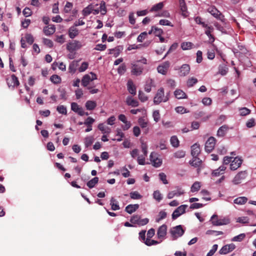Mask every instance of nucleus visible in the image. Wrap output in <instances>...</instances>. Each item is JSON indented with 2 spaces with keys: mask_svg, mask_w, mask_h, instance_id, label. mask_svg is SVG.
<instances>
[{
  "mask_svg": "<svg viewBox=\"0 0 256 256\" xmlns=\"http://www.w3.org/2000/svg\"><path fill=\"white\" fill-rule=\"evenodd\" d=\"M169 100V93L164 95V89L162 88H159L154 98V102L155 104H158L162 102H166Z\"/></svg>",
  "mask_w": 256,
  "mask_h": 256,
  "instance_id": "1",
  "label": "nucleus"
},
{
  "mask_svg": "<svg viewBox=\"0 0 256 256\" xmlns=\"http://www.w3.org/2000/svg\"><path fill=\"white\" fill-rule=\"evenodd\" d=\"M210 221L212 225L214 226L226 225L230 223V220L228 218H218V216L216 214H214L212 216Z\"/></svg>",
  "mask_w": 256,
  "mask_h": 256,
  "instance_id": "2",
  "label": "nucleus"
},
{
  "mask_svg": "<svg viewBox=\"0 0 256 256\" xmlns=\"http://www.w3.org/2000/svg\"><path fill=\"white\" fill-rule=\"evenodd\" d=\"M82 46L83 45L80 41L74 40L67 44L66 49L72 53L80 49Z\"/></svg>",
  "mask_w": 256,
  "mask_h": 256,
  "instance_id": "3",
  "label": "nucleus"
},
{
  "mask_svg": "<svg viewBox=\"0 0 256 256\" xmlns=\"http://www.w3.org/2000/svg\"><path fill=\"white\" fill-rule=\"evenodd\" d=\"M130 222L134 225L136 224L138 226H142L146 224L148 222L149 220L148 218L141 219L140 216L134 214L131 217Z\"/></svg>",
  "mask_w": 256,
  "mask_h": 256,
  "instance_id": "4",
  "label": "nucleus"
},
{
  "mask_svg": "<svg viewBox=\"0 0 256 256\" xmlns=\"http://www.w3.org/2000/svg\"><path fill=\"white\" fill-rule=\"evenodd\" d=\"M170 232L173 239L176 240L184 234V230L181 225H178L172 228Z\"/></svg>",
  "mask_w": 256,
  "mask_h": 256,
  "instance_id": "5",
  "label": "nucleus"
},
{
  "mask_svg": "<svg viewBox=\"0 0 256 256\" xmlns=\"http://www.w3.org/2000/svg\"><path fill=\"white\" fill-rule=\"evenodd\" d=\"M247 176L246 171H241L238 172L232 180L234 184L236 185L241 183L242 181L244 180Z\"/></svg>",
  "mask_w": 256,
  "mask_h": 256,
  "instance_id": "6",
  "label": "nucleus"
},
{
  "mask_svg": "<svg viewBox=\"0 0 256 256\" xmlns=\"http://www.w3.org/2000/svg\"><path fill=\"white\" fill-rule=\"evenodd\" d=\"M188 207L186 204H182L177 208L172 214V218L173 220L176 219L178 217L186 212V209Z\"/></svg>",
  "mask_w": 256,
  "mask_h": 256,
  "instance_id": "7",
  "label": "nucleus"
},
{
  "mask_svg": "<svg viewBox=\"0 0 256 256\" xmlns=\"http://www.w3.org/2000/svg\"><path fill=\"white\" fill-rule=\"evenodd\" d=\"M216 144V139L214 137H210L205 144V150L210 152L214 148Z\"/></svg>",
  "mask_w": 256,
  "mask_h": 256,
  "instance_id": "8",
  "label": "nucleus"
},
{
  "mask_svg": "<svg viewBox=\"0 0 256 256\" xmlns=\"http://www.w3.org/2000/svg\"><path fill=\"white\" fill-rule=\"evenodd\" d=\"M150 160L152 165L156 168L160 167L162 164V160L157 156V154L155 152H151L150 156Z\"/></svg>",
  "mask_w": 256,
  "mask_h": 256,
  "instance_id": "9",
  "label": "nucleus"
},
{
  "mask_svg": "<svg viewBox=\"0 0 256 256\" xmlns=\"http://www.w3.org/2000/svg\"><path fill=\"white\" fill-rule=\"evenodd\" d=\"M144 70V66L138 64H132L131 73L132 75L138 76L142 74Z\"/></svg>",
  "mask_w": 256,
  "mask_h": 256,
  "instance_id": "10",
  "label": "nucleus"
},
{
  "mask_svg": "<svg viewBox=\"0 0 256 256\" xmlns=\"http://www.w3.org/2000/svg\"><path fill=\"white\" fill-rule=\"evenodd\" d=\"M71 109L72 111L77 113L80 116H82L84 114L86 116L88 114V112L85 113L83 108L78 105L77 103L74 102L71 103Z\"/></svg>",
  "mask_w": 256,
  "mask_h": 256,
  "instance_id": "11",
  "label": "nucleus"
},
{
  "mask_svg": "<svg viewBox=\"0 0 256 256\" xmlns=\"http://www.w3.org/2000/svg\"><path fill=\"white\" fill-rule=\"evenodd\" d=\"M208 12L218 20L223 22L224 20V16L218 11L216 8L210 7L208 8Z\"/></svg>",
  "mask_w": 256,
  "mask_h": 256,
  "instance_id": "12",
  "label": "nucleus"
},
{
  "mask_svg": "<svg viewBox=\"0 0 256 256\" xmlns=\"http://www.w3.org/2000/svg\"><path fill=\"white\" fill-rule=\"evenodd\" d=\"M7 84L9 88H14L19 85V81L14 74H12L6 79Z\"/></svg>",
  "mask_w": 256,
  "mask_h": 256,
  "instance_id": "13",
  "label": "nucleus"
},
{
  "mask_svg": "<svg viewBox=\"0 0 256 256\" xmlns=\"http://www.w3.org/2000/svg\"><path fill=\"white\" fill-rule=\"evenodd\" d=\"M242 162V160L241 158L236 157L233 160H232L230 164V169L232 170H236L240 166Z\"/></svg>",
  "mask_w": 256,
  "mask_h": 256,
  "instance_id": "14",
  "label": "nucleus"
},
{
  "mask_svg": "<svg viewBox=\"0 0 256 256\" xmlns=\"http://www.w3.org/2000/svg\"><path fill=\"white\" fill-rule=\"evenodd\" d=\"M167 232V226L166 224H162L158 230L157 236L158 239L161 240V242L166 238Z\"/></svg>",
  "mask_w": 256,
  "mask_h": 256,
  "instance_id": "15",
  "label": "nucleus"
},
{
  "mask_svg": "<svg viewBox=\"0 0 256 256\" xmlns=\"http://www.w3.org/2000/svg\"><path fill=\"white\" fill-rule=\"evenodd\" d=\"M236 248V246L234 244H230L224 245L219 250V253L220 254H226L228 252H232Z\"/></svg>",
  "mask_w": 256,
  "mask_h": 256,
  "instance_id": "16",
  "label": "nucleus"
},
{
  "mask_svg": "<svg viewBox=\"0 0 256 256\" xmlns=\"http://www.w3.org/2000/svg\"><path fill=\"white\" fill-rule=\"evenodd\" d=\"M169 66L170 62H165L162 64L158 66L157 70L160 74H166L167 72Z\"/></svg>",
  "mask_w": 256,
  "mask_h": 256,
  "instance_id": "17",
  "label": "nucleus"
},
{
  "mask_svg": "<svg viewBox=\"0 0 256 256\" xmlns=\"http://www.w3.org/2000/svg\"><path fill=\"white\" fill-rule=\"evenodd\" d=\"M190 71V66L188 64L182 65L180 69L179 75L181 76H184L188 75Z\"/></svg>",
  "mask_w": 256,
  "mask_h": 256,
  "instance_id": "18",
  "label": "nucleus"
},
{
  "mask_svg": "<svg viewBox=\"0 0 256 256\" xmlns=\"http://www.w3.org/2000/svg\"><path fill=\"white\" fill-rule=\"evenodd\" d=\"M98 128L103 134H108L111 132V128L104 123L98 124Z\"/></svg>",
  "mask_w": 256,
  "mask_h": 256,
  "instance_id": "19",
  "label": "nucleus"
},
{
  "mask_svg": "<svg viewBox=\"0 0 256 256\" xmlns=\"http://www.w3.org/2000/svg\"><path fill=\"white\" fill-rule=\"evenodd\" d=\"M98 5V4L94 5L92 4L88 6L86 8H84L82 11L83 16H86L90 15V14L92 12V10H94V8L95 6H97Z\"/></svg>",
  "mask_w": 256,
  "mask_h": 256,
  "instance_id": "20",
  "label": "nucleus"
},
{
  "mask_svg": "<svg viewBox=\"0 0 256 256\" xmlns=\"http://www.w3.org/2000/svg\"><path fill=\"white\" fill-rule=\"evenodd\" d=\"M200 152V145L195 144L191 147V154L192 157H196Z\"/></svg>",
  "mask_w": 256,
  "mask_h": 256,
  "instance_id": "21",
  "label": "nucleus"
},
{
  "mask_svg": "<svg viewBox=\"0 0 256 256\" xmlns=\"http://www.w3.org/2000/svg\"><path fill=\"white\" fill-rule=\"evenodd\" d=\"M139 208V204H130L128 205L126 208L125 210L129 214L135 212Z\"/></svg>",
  "mask_w": 256,
  "mask_h": 256,
  "instance_id": "22",
  "label": "nucleus"
},
{
  "mask_svg": "<svg viewBox=\"0 0 256 256\" xmlns=\"http://www.w3.org/2000/svg\"><path fill=\"white\" fill-rule=\"evenodd\" d=\"M226 170V166L224 165H222L220 166L218 168L214 170L212 174L213 176H218L220 174H224Z\"/></svg>",
  "mask_w": 256,
  "mask_h": 256,
  "instance_id": "23",
  "label": "nucleus"
},
{
  "mask_svg": "<svg viewBox=\"0 0 256 256\" xmlns=\"http://www.w3.org/2000/svg\"><path fill=\"white\" fill-rule=\"evenodd\" d=\"M126 103L128 106L132 107H136L139 105L138 102L133 98L132 96H128L127 97L126 100Z\"/></svg>",
  "mask_w": 256,
  "mask_h": 256,
  "instance_id": "24",
  "label": "nucleus"
},
{
  "mask_svg": "<svg viewBox=\"0 0 256 256\" xmlns=\"http://www.w3.org/2000/svg\"><path fill=\"white\" fill-rule=\"evenodd\" d=\"M228 130V127L226 125H223L220 126L217 132V136L219 137H222L226 134Z\"/></svg>",
  "mask_w": 256,
  "mask_h": 256,
  "instance_id": "25",
  "label": "nucleus"
},
{
  "mask_svg": "<svg viewBox=\"0 0 256 256\" xmlns=\"http://www.w3.org/2000/svg\"><path fill=\"white\" fill-rule=\"evenodd\" d=\"M127 88L128 92L132 94L136 95V88L134 85L132 80H129L127 83Z\"/></svg>",
  "mask_w": 256,
  "mask_h": 256,
  "instance_id": "26",
  "label": "nucleus"
},
{
  "mask_svg": "<svg viewBox=\"0 0 256 256\" xmlns=\"http://www.w3.org/2000/svg\"><path fill=\"white\" fill-rule=\"evenodd\" d=\"M56 31V28L54 26L51 25L46 26L44 28V32L46 36H50L52 34Z\"/></svg>",
  "mask_w": 256,
  "mask_h": 256,
  "instance_id": "27",
  "label": "nucleus"
},
{
  "mask_svg": "<svg viewBox=\"0 0 256 256\" xmlns=\"http://www.w3.org/2000/svg\"><path fill=\"white\" fill-rule=\"evenodd\" d=\"M248 200V198L246 196H240L234 200V203L238 205L244 204Z\"/></svg>",
  "mask_w": 256,
  "mask_h": 256,
  "instance_id": "28",
  "label": "nucleus"
},
{
  "mask_svg": "<svg viewBox=\"0 0 256 256\" xmlns=\"http://www.w3.org/2000/svg\"><path fill=\"white\" fill-rule=\"evenodd\" d=\"M78 61L74 60L68 66V72L71 74H74L76 70V68L78 66Z\"/></svg>",
  "mask_w": 256,
  "mask_h": 256,
  "instance_id": "29",
  "label": "nucleus"
},
{
  "mask_svg": "<svg viewBox=\"0 0 256 256\" xmlns=\"http://www.w3.org/2000/svg\"><path fill=\"white\" fill-rule=\"evenodd\" d=\"M78 34V30L75 26H71L68 30V36L70 38H74Z\"/></svg>",
  "mask_w": 256,
  "mask_h": 256,
  "instance_id": "30",
  "label": "nucleus"
},
{
  "mask_svg": "<svg viewBox=\"0 0 256 256\" xmlns=\"http://www.w3.org/2000/svg\"><path fill=\"white\" fill-rule=\"evenodd\" d=\"M202 163V160L198 156L193 157L192 160L190 161V164L196 168L199 167Z\"/></svg>",
  "mask_w": 256,
  "mask_h": 256,
  "instance_id": "31",
  "label": "nucleus"
},
{
  "mask_svg": "<svg viewBox=\"0 0 256 256\" xmlns=\"http://www.w3.org/2000/svg\"><path fill=\"white\" fill-rule=\"evenodd\" d=\"M176 98L178 99L186 98V94L181 90L177 89L174 92Z\"/></svg>",
  "mask_w": 256,
  "mask_h": 256,
  "instance_id": "32",
  "label": "nucleus"
},
{
  "mask_svg": "<svg viewBox=\"0 0 256 256\" xmlns=\"http://www.w3.org/2000/svg\"><path fill=\"white\" fill-rule=\"evenodd\" d=\"M111 209L113 210H118L120 209L118 202L114 198H112L110 200Z\"/></svg>",
  "mask_w": 256,
  "mask_h": 256,
  "instance_id": "33",
  "label": "nucleus"
},
{
  "mask_svg": "<svg viewBox=\"0 0 256 256\" xmlns=\"http://www.w3.org/2000/svg\"><path fill=\"white\" fill-rule=\"evenodd\" d=\"M90 82L92 81L90 78V74H86L84 76L82 79V84L83 86L86 87Z\"/></svg>",
  "mask_w": 256,
  "mask_h": 256,
  "instance_id": "34",
  "label": "nucleus"
},
{
  "mask_svg": "<svg viewBox=\"0 0 256 256\" xmlns=\"http://www.w3.org/2000/svg\"><path fill=\"white\" fill-rule=\"evenodd\" d=\"M86 110H94L96 106V103L93 100H88L85 104Z\"/></svg>",
  "mask_w": 256,
  "mask_h": 256,
  "instance_id": "35",
  "label": "nucleus"
},
{
  "mask_svg": "<svg viewBox=\"0 0 256 256\" xmlns=\"http://www.w3.org/2000/svg\"><path fill=\"white\" fill-rule=\"evenodd\" d=\"M154 86V81L152 79L150 78L146 81L144 85V90L147 92L151 91L152 87Z\"/></svg>",
  "mask_w": 256,
  "mask_h": 256,
  "instance_id": "36",
  "label": "nucleus"
},
{
  "mask_svg": "<svg viewBox=\"0 0 256 256\" xmlns=\"http://www.w3.org/2000/svg\"><path fill=\"white\" fill-rule=\"evenodd\" d=\"M116 136L118 138L116 139L113 138L112 140H117L118 142H120L122 140V138L124 137V133L122 131V130L118 128L116 130Z\"/></svg>",
  "mask_w": 256,
  "mask_h": 256,
  "instance_id": "37",
  "label": "nucleus"
},
{
  "mask_svg": "<svg viewBox=\"0 0 256 256\" xmlns=\"http://www.w3.org/2000/svg\"><path fill=\"white\" fill-rule=\"evenodd\" d=\"M201 187V183L199 182H195L190 188V191L192 192H198Z\"/></svg>",
  "mask_w": 256,
  "mask_h": 256,
  "instance_id": "38",
  "label": "nucleus"
},
{
  "mask_svg": "<svg viewBox=\"0 0 256 256\" xmlns=\"http://www.w3.org/2000/svg\"><path fill=\"white\" fill-rule=\"evenodd\" d=\"M98 182V177H94L90 180L87 182L86 186L90 188H92L94 187L96 184Z\"/></svg>",
  "mask_w": 256,
  "mask_h": 256,
  "instance_id": "39",
  "label": "nucleus"
},
{
  "mask_svg": "<svg viewBox=\"0 0 256 256\" xmlns=\"http://www.w3.org/2000/svg\"><path fill=\"white\" fill-rule=\"evenodd\" d=\"M214 30V28L212 26H210L208 27V29H206L205 30V34L207 35V36L209 38L210 40L212 42H214V38L212 35L211 34V32Z\"/></svg>",
  "mask_w": 256,
  "mask_h": 256,
  "instance_id": "40",
  "label": "nucleus"
},
{
  "mask_svg": "<svg viewBox=\"0 0 256 256\" xmlns=\"http://www.w3.org/2000/svg\"><path fill=\"white\" fill-rule=\"evenodd\" d=\"M179 3L180 10L182 12V15L186 16V12L187 8L184 0H179Z\"/></svg>",
  "mask_w": 256,
  "mask_h": 256,
  "instance_id": "41",
  "label": "nucleus"
},
{
  "mask_svg": "<svg viewBox=\"0 0 256 256\" xmlns=\"http://www.w3.org/2000/svg\"><path fill=\"white\" fill-rule=\"evenodd\" d=\"M172 146L174 148H178L179 146V140L176 136H172L170 139Z\"/></svg>",
  "mask_w": 256,
  "mask_h": 256,
  "instance_id": "42",
  "label": "nucleus"
},
{
  "mask_svg": "<svg viewBox=\"0 0 256 256\" xmlns=\"http://www.w3.org/2000/svg\"><path fill=\"white\" fill-rule=\"evenodd\" d=\"M138 123L140 126L142 128H146L148 126V121L144 118V117H140L138 120Z\"/></svg>",
  "mask_w": 256,
  "mask_h": 256,
  "instance_id": "43",
  "label": "nucleus"
},
{
  "mask_svg": "<svg viewBox=\"0 0 256 256\" xmlns=\"http://www.w3.org/2000/svg\"><path fill=\"white\" fill-rule=\"evenodd\" d=\"M94 141V138L92 136H87L84 139V144L86 148H88L92 145Z\"/></svg>",
  "mask_w": 256,
  "mask_h": 256,
  "instance_id": "44",
  "label": "nucleus"
},
{
  "mask_svg": "<svg viewBox=\"0 0 256 256\" xmlns=\"http://www.w3.org/2000/svg\"><path fill=\"white\" fill-rule=\"evenodd\" d=\"M239 112L241 116H246L250 113L251 110L247 108L244 107L240 108Z\"/></svg>",
  "mask_w": 256,
  "mask_h": 256,
  "instance_id": "45",
  "label": "nucleus"
},
{
  "mask_svg": "<svg viewBox=\"0 0 256 256\" xmlns=\"http://www.w3.org/2000/svg\"><path fill=\"white\" fill-rule=\"evenodd\" d=\"M146 156L147 155H145L144 154L138 156L137 161L140 165L144 166L146 164L145 160Z\"/></svg>",
  "mask_w": 256,
  "mask_h": 256,
  "instance_id": "46",
  "label": "nucleus"
},
{
  "mask_svg": "<svg viewBox=\"0 0 256 256\" xmlns=\"http://www.w3.org/2000/svg\"><path fill=\"white\" fill-rule=\"evenodd\" d=\"M50 80L54 84H60L61 82L60 77L56 74L52 76L50 78Z\"/></svg>",
  "mask_w": 256,
  "mask_h": 256,
  "instance_id": "47",
  "label": "nucleus"
},
{
  "mask_svg": "<svg viewBox=\"0 0 256 256\" xmlns=\"http://www.w3.org/2000/svg\"><path fill=\"white\" fill-rule=\"evenodd\" d=\"M56 110L58 113L64 115L67 114V109L66 106L63 105L58 106L56 108Z\"/></svg>",
  "mask_w": 256,
  "mask_h": 256,
  "instance_id": "48",
  "label": "nucleus"
},
{
  "mask_svg": "<svg viewBox=\"0 0 256 256\" xmlns=\"http://www.w3.org/2000/svg\"><path fill=\"white\" fill-rule=\"evenodd\" d=\"M164 6L163 2H160L154 5L151 8L150 12H156L161 10Z\"/></svg>",
  "mask_w": 256,
  "mask_h": 256,
  "instance_id": "49",
  "label": "nucleus"
},
{
  "mask_svg": "<svg viewBox=\"0 0 256 256\" xmlns=\"http://www.w3.org/2000/svg\"><path fill=\"white\" fill-rule=\"evenodd\" d=\"M144 243L148 246H151L158 244L160 243V242H158L155 240H151L150 238H147L144 242Z\"/></svg>",
  "mask_w": 256,
  "mask_h": 256,
  "instance_id": "50",
  "label": "nucleus"
},
{
  "mask_svg": "<svg viewBox=\"0 0 256 256\" xmlns=\"http://www.w3.org/2000/svg\"><path fill=\"white\" fill-rule=\"evenodd\" d=\"M192 45L190 42H183L181 44V48L183 50H190L192 48Z\"/></svg>",
  "mask_w": 256,
  "mask_h": 256,
  "instance_id": "51",
  "label": "nucleus"
},
{
  "mask_svg": "<svg viewBox=\"0 0 256 256\" xmlns=\"http://www.w3.org/2000/svg\"><path fill=\"white\" fill-rule=\"evenodd\" d=\"M228 68L226 66L222 65L218 67V72L222 76L226 75L228 72Z\"/></svg>",
  "mask_w": 256,
  "mask_h": 256,
  "instance_id": "52",
  "label": "nucleus"
},
{
  "mask_svg": "<svg viewBox=\"0 0 256 256\" xmlns=\"http://www.w3.org/2000/svg\"><path fill=\"white\" fill-rule=\"evenodd\" d=\"M130 197L133 200H139L142 198V196L140 195L138 192L134 191L130 192Z\"/></svg>",
  "mask_w": 256,
  "mask_h": 256,
  "instance_id": "53",
  "label": "nucleus"
},
{
  "mask_svg": "<svg viewBox=\"0 0 256 256\" xmlns=\"http://www.w3.org/2000/svg\"><path fill=\"white\" fill-rule=\"evenodd\" d=\"M100 11L102 15H104L106 13V2L102 0L100 3Z\"/></svg>",
  "mask_w": 256,
  "mask_h": 256,
  "instance_id": "54",
  "label": "nucleus"
},
{
  "mask_svg": "<svg viewBox=\"0 0 256 256\" xmlns=\"http://www.w3.org/2000/svg\"><path fill=\"white\" fill-rule=\"evenodd\" d=\"M153 197L158 202L162 199V196L159 190H156L154 192Z\"/></svg>",
  "mask_w": 256,
  "mask_h": 256,
  "instance_id": "55",
  "label": "nucleus"
},
{
  "mask_svg": "<svg viewBox=\"0 0 256 256\" xmlns=\"http://www.w3.org/2000/svg\"><path fill=\"white\" fill-rule=\"evenodd\" d=\"M138 98L142 102H146L148 100V96L142 90L138 92Z\"/></svg>",
  "mask_w": 256,
  "mask_h": 256,
  "instance_id": "56",
  "label": "nucleus"
},
{
  "mask_svg": "<svg viewBox=\"0 0 256 256\" xmlns=\"http://www.w3.org/2000/svg\"><path fill=\"white\" fill-rule=\"evenodd\" d=\"M186 155V152L182 150H180L176 151L174 153V157L178 158H184Z\"/></svg>",
  "mask_w": 256,
  "mask_h": 256,
  "instance_id": "57",
  "label": "nucleus"
},
{
  "mask_svg": "<svg viewBox=\"0 0 256 256\" xmlns=\"http://www.w3.org/2000/svg\"><path fill=\"white\" fill-rule=\"evenodd\" d=\"M23 38L25 40V41H26L30 45L32 44L34 41V38L30 34H26L24 38Z\"/></svg>",
  "mask_w": 256,
  "mask_h": 256,
  "instance_id": "58",
  "label": "nucleus"
},
{
  "mask_svg": "<svg viewBox=\"0 0 256 256\" xmlns=\"http://www.w3.org/2000/svg\"><path fill=\"white\" fill-rule=\"evenodd\" d=\"M148 36V33L146 32H142L137 38V42H142L144 39L146 38Z\"/></svg>",
  "mask_w": 256,
  "mask_h": 256,
  "instance_id": "59",
  "label": "nucleus"
},
{
  "mask_svg": "<svg viewBox=\"0 0 256 256\" xmlns=\"http://www.w3.org/2000/svg\"><path fill=\"white\" fill-rule=\"evenodd\" d=\"M246 237V234H240L236 236H234L232 240L233 242H241L242 241L244 238Z\"/></svg>",
  "mask_w": 256,
  "mask_h": 256,
  "instance_id": "60",
  "label": "nucleus"
},
{
  "mask_svg": "<svg viewBox=\"0 0 256 256\" xmlns=\"http://www.w3.org/2000/svg\"><path fill=\"white\" fill-rule=\"evenodd\" d=\"M236 222L241 224H248L249 222V218L247 216L238 217L236 218Z\"/></svg>",
  "mask_w": 256,
  "mask_h": 256,
  "instance_id": "61",
  "label": "nucleus"
},
{
  "mask_svg": "<svg viewBox=\"0 0 256 256\" xmlns=\"http://www.w3.org/2000/svg\"><path fill=\"white\" fill-rule=\"evenodd\" d=\"M166 215H167L166 212L165 211L161 210L158 213V218L156 219V222H159L160 220L165 218L166 216Z\"/></svg>",
  "mask_w": 256,
  "mask_h": 256,
  "instance_id": "62",
  "label": "nucleus"
},
{
  "mask_svg": "<svg viewBox=\"0 0 256 256\" xmlns=\"http://www.w3.org/2000/svg\"><path fill=\"white\" fill-rule=\"evenodd\" d=\"M198 80L195 78H190L188 81H187V85L188 87H192V86L194 84L197 83Z\"/></svg>",
  "mask_w": 256,
  "mask_h": 256,
  "instance_id": "63",
  "label": "nucleus"
},
{
  "mask_svg": "<svg viewBox=\"0 0 256 256\" xmlns=\"http://www.w3.org/2000/svg\"><path fill=\"white\" fill-rule=\"evenodd\" d=\"M218 246L216 244H214L212 246V249L206 254V256H212L217 250Z\"/></svg>",
  "mask_w": 256,
  "mask_h": 256,
  "instance_id": "64",
  "label": "nucleus"
}]
</instances>
